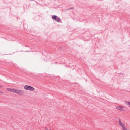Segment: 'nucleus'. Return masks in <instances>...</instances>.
<instances>
[{"label": "nucleus", "instance_id": "1", "mask_svg": "<svg viewBox=\"0 0 130 130\" xmlns=\"http://www.w3.org/2000/svg\"><path fill=\"white\" fill-rule=\"evenodd\" d=\"M7 90L8 91L14 93L21 95H22L24 94V92L23 90L11 88H7Z\"/></svg>", "mask_w": 130, "mask_h": 130}, {"label": "nucleus", "instance_id": "2", "mask_svg": "<svg viewBox=\"0 0 130 130\" xmlns=\"http://www.w3.org/2000/svg\"><path fill=\"white\" fill-rule=\"evenodd\" d=\"M24 88L26 90H30L31 91H33L34 89V87L30 86L27 85L24 86Z\"/></svg>", "mask_w": 130, "mask_h": 130}, {"label": "nucleus", "instance_id": "3", "mask_svg": "<svg viewBox=\"0 0 130 130\" xmlns=\"http://www.w3.org/2000/svg\"><path fill=\"white\" fill-rule=\"evenodd\" d=\"M52 18L53 19L55 20L58 22H59L60 20V19L56 15H53L52 16Z\"/></svg>", "mask_w": 130, "mask_h": 130}, {"label": "nucleus", "instance_id": "4", "mask_svg": "<svg viewBox=\"0 0 130 130\" xmlns=\"http://www.w3.org/2000/svg\"><path fill=\"white\" fill-rule=\"evenodd\" d=\"M116 108L118 110L120 111L124 110L123 107L121 106H117Z\"/></svg>", "mask_w": 130, "mask_h": 130}, {"label": "nucleus", "instance_id": "5", "mask_svg": "<svg viewBox=\"0 0 130 130\" xmlns=\"http://www.w3.org/2000/svg\"><path fill=\"white\" fill-rule=\"evenodd\" d=\"M119 125L121 126L123 128H124L125 127V125L124 123H122V124H121Z\"/></svg>", "mask_w": 130, "mask_h": 130}, {"label": "nucleus", "instance_id": "6", "mask_svg": "<svg viewBox=\"0 0 130 130\" xmlns=\"http://www.w3.org/2000/svg\"><path fill=\"white\" fill-rule=\"evenodd\" d=\"M125 103L127 105L130 106V102L129 101H126Z\"/></svg>", "mask_w": 130, "mask_h": 130}, {"label": "nucleus", "instance_id": "7", "mask_svg": "<svg viewBox=\"0 0 130 130\" xmlns=\"http://www.w3.org/2000/svg\"><path fill=\"white\" fill-rule=\"evenodd\" d=\"M119 125H120L122 123V122H121V120L120 119H119Z\"/></svg>", "mask_w": 130, "mask_h": 130}, {"label": "nucleus", "instance_id": "8", "mask_svg": "<svg viewBox=\"0 0 130 130\" xmlns=\"http://www.w3.org/2000/svg\"><path fill=\"white\" fill-rule=\"evenodd\" d=\"M74 9V7H71L70 8H68V9H67L66 10H68L71 9Z\"/></svg>", "mask_w": 130, "mask_h": 130}, {"label": "nucleus", "instance_id": "9", "mask_svg": "<svg viewBox=\"0 0 130 130\" xmlns=\"http://www.w3.org/2000/svg\"><path fill=\"white\" fill-rule=\"evenodd\" d=\"M123 130H128L127 128H125V127L122 129Z\"/></svg>", "mask_w": 130, "mask_h": 130}, {"label": "nucleus", "instance_id": "10", "mask_svg": "<svg viewBox=\"0 0 130 130\" xmlns=\"http://www.w3.org/2000/svg\"><path fill=\"white\" fill-rule=\"evenodd\" d=\"M3 93V92L2 91H0V93Z\"/></svg>", "mask_w": 130, "mask_h": 130}, {"label": "nucleus", "instance_id": "11", "mask_svg": "<svg viewBox=\"0 0 130 130\" xmlns=\"http://www.w3.org/2000/svg\"><path fill=\"white\" fill-rule=\"evenodd\" d=\"M1 87V86H0V88Z\"/></svg>", "mask_w": 130, "mask_h": 130}, {"label": "nucleus", "instance_id": "12", "mask_svg": "<svg viewBox=\"0 0 130 130\" xmlns=\"http://www.w3.org/2000/svg\"><path fill=\"white\" fill-rule=\"evenodd\" d=\"M129 107H130V106H129Z\"/></svg>", "mask_w": 130, "mask_h": 130}]
</instances>
